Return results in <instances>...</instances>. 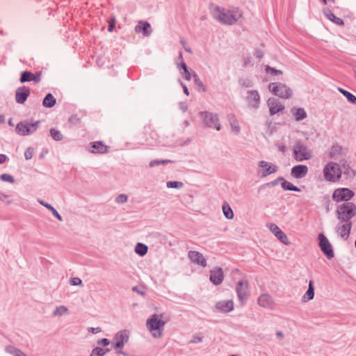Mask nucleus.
Returning a JSON list of instances; mask_svg holds the SVG:
<instances>
[{
    "label": "nucleus",
    "instance_id": "f257e3e1",
    "mask_svg": "<svg viewBox=\"0 0 356 356\" xmlns=\"http://www.w3.org/2000/svg\"><path fill=\"white\" fill-rule=\"evenodd\" d=\"M170 321L165 314H154L147 320L146 327L154 338H161L163 334L165 325Z\"/></svg>",
    "mask_w": 356,
    "mask_h": 356
},
{
    "label": "nucleus",
    "instance_id": "f03ea898",
    "mask_svg": "<svg viewBox=\"0 0 356 356\" xmlns=\"http://www.w3.org/2000/svg\"><path fill=\"white\" fill-rule=\"evenodd\" d=\"M211 11L213 17L221 22H233L241 18V13L238 10H229L217 6H212Z\"/></svg>",
    "mask_w": 356,
    "mask_h": 356
},
{
    "label": "nucleus",
    "instance_id": "7ed1b4c3",
    "mask_svg": "<svg viewBox=\"0 0 356 356\" xmlns=\"http://www.w3.org/2000/svg\"><path fill=\"white\" fill-rule=\"evenodd\" d=\"M323 173L325 181L334 183L340 179L342 170L339 164L331 161L324 166Z\"/></svg>",
    "mask_w": 356,
    "mask_h": 356
},
{
    "label": "nucleus",
    "instance_id": "20e7f679",
    "mask_svg": "<svg viewBox=\"0 0 356 356\" xmlns=\"http://www.w3.org/2000/svg\"><path fill=\"white\" fill-rule=\"evenodd\" d=\"M337 215L342 222H349L356 214V205L352 202L343 203L337 207Z\"/></svg>",
    "mask_w": 356,
    "mask_h": 356
},
{
    "label": "nucleus",
    "instance_id": "39448f33",
    "mask_svg": "<svg viewBox=\"0 0 356 356\" xmlns=\"http://www.w3.org/2000/svg\"><path fill=\"white\" fill-rule=\"evenodd\" d=\"M293 158L298 161L309 160L313 156L312 151L300 141L295 143L293 147Z\"/></svg>",
    "mask_w": 356,
    "mask_h": 356
},
{
    "label": "nucleus",
    "instance_id": "423d86ee",
    "mask_svg": "<svg viewBox=\"0 0 356 356\" xmlns=\"http://www.w3.org/2000/svg\"><path fill=\"white\" fill-rule=\"evenodd\" d=\"M40 121L30 122L29 120H24L19 122L16 127L15 131L19 136H28L33 134L38 128Z\"/></svg>",
    "mask_w": 356,
    "mask_h": 356
},
{
    "label": "nucleus",
    "instance_id": "0eeeda50",
    "mask_svg": "<svg viewBox=\"0 0 356 356\" xmlns=\"http://www.w3.org/2000/svg\"><path fill=\"white\" fill-rule=\"evenodd\" d=\"M268 89L275 95L283 99H288L292 95L291 88L281 83H271Z\"/></svg>",
    "mask_w": 356,
    "mask_h": 356
},
{
    "label": "nucleus",
    "instance_id": "6e6552de",
    "mask_svg": "<svg viewBox=\"0 0 356 356\" xmlns=\"http://www.w3.org/2000/svg\"><path fill=\"white\" fill-rule=\"evenodd\" d=\"M355 195V193L348 188H339L334 191L332 198L336 202H348Z\"/></svg>",
    "mask_w": 356,
    "mask_h": 356
},
{
    "label": "nucleus",
    "instance_id": "1a4fd4ad",
    "mask_svg": "<svg viewBox=\"0 0 356 356\" xmlns=\"http://www.w3.org/2000/svg\"><path fill=\"white\" fill-rule=\"evenodd\" d=\"M201 116L203 118L204 123L208 127L215 129L220 131L221 129L218 117L216 114L209 112H202Z\"/></svg>",
    "mask_w": 356,
    "mask_h": 356
},
{
    "label": "nucleus",
    "instance_id": "9d476101",
    "mask_svg": "<svg viewBox=\"0 0 356 356\" xmlns=\"http://www.w3.org/2000/svg\"><path fill=\"white\" fill-rule=\"evenodd\" d=\"M236 291L239 301L244 305L249 296L248 282L244 280L238 281L236 284Z\"/></svg>",
    "mask_w": 356,
    "mask_h": 356
},
{
    "label": "nucleus",
    "instance_id": "9b49d317",
    "mask_svg": "<svg viewBox=\"0 0 356 356\" xmlns=\"http://www.w3.org/2000/svg\"><path fill=\"white\" fill-rule=\"evenodd\" d=\"M318 240L320 248L327 258L329 259L333 258L334 252L332 247L326 236L323 234H320L318 235Z\"/></svg>",
    "mask_w": 356,
    "mask_h": 356
},
{
    "label": "nucleus",
    "instance_id": "f8f14e48",
    "mask_svg": "<svg viewBox=\"0 0 356 356\" xmlns=\"http://www.w3.org/2000/svg\"><path fill=\"white\" fill-rule=\"evenodd\" d=\"M129 339V335L126 330H122L118 332L113 339V341L112 343L113 348L116 350H121L126 342H127Z\"/></svg>",
    "mask_w": 356,
    "mask_h": 356
},
{
    "label": "nucleus",
    "instance_id": "ddd939ff",
    "mask_svg": "<svg viewBox=\"0 0 356 356\" xmlns=\"http://www.w3.org/2000/svg\"><path fill=\"white\" fill-rule=\"evenodd\" d=\"M259 167L261 168L259 172L261 177H266L277 171V165L265 161H260Z\"/></svg>",
    "mask_w": 356,
    "mask_h": 356
},
{
    "label": "nucleus",
    "instance_id": "4468645a",
    "mask_svg": "<svg viewBox=\"0 0 356 356\" xmlns=\"http://www.w3.org/2000/svg\"><path fill=\"white\" fill-rule=\"evenodd\" d=\"M188 256L189 259L193 263H195L202 267H205L207 266V260L203 254L200 252L191 250L188 252Z\"/></svg>",
    "mask_w": 356,
    "mask_h": 356
},
{
    "label": "nucleus",
    "instance_id": "2eb2a0df",
    "mask_svg": "<svg viewBox=\"0 0 356 356\" xmlns=\"http://www.w3.org/2000/svg\"><path fill=\"white\" fill-rule=\"evenodd\" d=\"M30 95V89L26 86H22L15 92V100L18 104H23Z\"/></svg>",
    "mask_w": 356,
    "mask_h": 356
},
{
    "label": "nucleus",
    "instance_id": "dca6fc26",
    "mask_svg": "<svg viewBox=\"0 0 356 356\" xmlns=\"http://www.w3.org/2000/svg\"><path fill=\"white\" fill-rule=\"evenodd\" d=\"M267 104L269 107V111L271 115L282 111L284 108V106L281 104V102L278 99L273 97L269 98L268 99Z\"/></svg>",
    "mask_w": 356,
    "mask_h": 356
},
{
    "label": "nucleus",
    "instance_id": "f3484780",
    "mask_svg": "<svg viewBox=\"0 0 356 356\" xmlns=\"http://www.w3.org/2000/svg\"><path fill=\"white\" fill-rule=\"evenodd\" d=\"M88 150L93 154H105L108 150V147L102 141H96L90 143Z\"/></svg>",
    "mask_w": 356,
    "mask_h": 356
},
{
    "label": "nucleus",
    "instance_id": "a211bd4d",
    "mask_svg": "<svg viewBox=\"0 0 356 356\" xmlns=\"http://www.w3.org/2000/svg\"><path fill=\"white\" fill-rule=\"evenodd\" d=\"M308 173V168L305 165H297L292 168L291 175L296 179L305 177Z\"/></svg>",
    "mask_w": 356,
    "mask_h": 356
},
{
    "label": "nucleus",
    "instance_id": "6ab92c4d",
    "mask_svg": "<svg viewBox=\"0 0 356 356\" xmlns=\"http://www.w3.org/2000/svg\"><path fill=\"white\" fill-rule=\"evenodd\" d=\"M210 281L215 285L220 284L224 279L223 271L221 268L211 270L210 272Z\"/></svg>",
    "mask_w": 356,
    "mask_h": 356
},
{
    "label": "nucleus",
    "instance_id": "aec40b11",
    "mask_svg": "<svg viewBox=\"0 0 356 356\" xmlns=\"http://www.w3.org/2000/svg\"><path fill=\"white\" fill-rule=\"evenodd\" d=\"M258 304L259 306L268 308V309H273L275 306L274 301L271 296L268 294H261L258 298Z\"/></svg>",
    "mask_w": 356,
    "mask_h": 356
},
{
    "label": "nucleus",
    "instance_id": "412c9836",
    "mask_svg": "<svg viewBox=\"0 0 356 356\" xmlns=\"http://www.w3.org/2000/svg\"><path fill=\"white\" fill-rule=\"evenodd\" d=\"M248 105L254 108L259 107L260 96L257 90L249 91L247 96Z\"/></svg>",
    "mask_w": 356,
    "mask_h": 356
},
{
    "label": "nucleus",
    "instance_id": "4be33fe9",
    "mask_svg": "<svg viewBox=\"0 0 356 356\" xmlns=\"http://www.w3.org/2000/svg\"><path fill=\"white\" fill-rule=\"evenodd\" d=\"M352 224L350 222H345L344 224L339 225L337 228L338 234L344 240L348 238L350 233Z\"/></svg>",
    "mask_w": 356,
    "mask_h": 356
},
{
    "label": "nucleus",
    "instance_id": "5701e85b",
    "mask_svg": "<svg viewBox=\"0 0 356 356\" xmlns=\"http://www.w3.org/2000/svg\"><path fill=\"white\" fill-rule=\"evenodd\" d=\"M216 308L223 313H228L234 309L232 300H221L216 304Z\"/></svg>",
    "mask_w": 356,
    "mask_h": 356
},
{
    "label": "nucleus",
    "instance_id": "b1692460",
    "mask_svg": "<svg viewBox=\"0 0 356 356\" xmlns=\"http://www.w3.org/2000/svg\"><path fill=\"white\" fill-rule=\"evenodd\" d=\"M329 156L330 159L341 160L345 156V153L341 146L336 145H332L330 148Z\"/></svg>",
    "mask_w": 356,
    "mask_h": 356
},
{
    "label": "nucleus",
    "instance_id": "393cba45",
    "mask_svg": "<svg viewBox=\"0 0 356 356\" xmlns=\"http://www.w3.org/2000/svg\"><path fill=\"white\" fill-rule=\"evenodd\" d=\"M228 120L229 122L230 126L232 127V130L235 132L236 134L239 133L240 131V127L238 122V120H236V117L233 114H229L227 116Z\"/></svg>",
    "mask_w": 356,
    "mask_h": 356
},
{
    "label": "nucleus",
    "instance_id": "a878e982",
    "mask_svg": "<svg viewBox=\"0 0 356 356\" xmlns=\"http://www.w3.org/2000/svg\"><path fill=\"white\" fill-rule=\"evenodd\" d=\"M291 113L297 121L302 120L307 117V113L302 108H292Z\"/></svg>",
    "mask_w": 356,
    "mask_h": 356
},
{
    "label": "nucleus",
    "instance_id": "bb28decb",
    "mask_svg": "<svg viewBox=\"0 0 356 356\" xmlns=\"http://www.w3.org/2000/svg\"><path fill=\"white\" fill-rule=\"evenodd\" d=\"M56 102L54 97L51 94L49 93L45 96L42 104L44 107L51 108L56 104Z\"/></svg>",
    "mask_w": 356,
    "mask_h": 356
},
{
    "label": "nucleus",
    "instance_id": "cd10ccee",
    "mask_svg": "<svg viewBox=\"0 0 356 356\" xmlns=\"http://www.w3.org/2000/svg\"><path fill=\"white\" fill-rule=\"evenodd\" d=\"M150 24H139L135 28L136 32L143 31L144 35H147L149 33Z\"/></svg>",
    "mask_w": 356,
    "mask_h": 356
},
{
    "label": "nucleus",
    "instance_id": "c85d7f7f",
    "mask_svg": "<svg viewBox=\"0 0 356 356\" xmlns=\"http://www.w3.org/2000/svg\"><path fill=\"white\" fill-rule=\"evenodd\" d=\"M314 296V286H313V282L310 281L309 283L308 290L303 296V299L305 301H308V300L313 299Z\"/></svg>",
    "mask_w": 356,
    "mask_h": 356
},
{
    "label": "nucleus",
    "instance_id": "c756f323",
    "mask_svg": "<svg viewBox=\"0 0 356 356\" xmlns=\"http://www.w3.org/2000/svg\"><path fill=\"white\" fill-rule=\"evenodd\" d=\"M39 202L48 209L50 211H51L52 214L60 221H62L63 218L58 213V211L49 204L46 203L43 201H39Z\"/></svg>",
    "mask_w": 356,
    "mask_h": 356
},
{
    "label": "nucleus",
    "instance_id": "7c9ffc66",
    "mask_svg": "<svg viewBox=\"0 0 356 356\" xmlns=\"http://www.w3.org/2000/svg\"><path fill=\"white\" fill-rule=\"evenodd\" d=\"M35 79V74L30 72H28V71H25V72H23L21 74V77H20V81L22 83H24V82H27V81H32V79Z\"/></svg>",
    "mask_w": 356,
    "mask_h": 356
},
{
    "label": "nucleus",
    "instance_id": "2f4dec72",
    "mask_svg": "<svg viewBox=\"0 0 356 356\" xmlns=\"http://www.w3.org/2000/svg\"><path fill=\"white\" fill-rule=\"evenodd\" d=\"M135 252L140 256H144L147 252V247L140 243H138L135 248Z\"/></svg>",
    "mask_w": 356,
    "mask_h": 356
},
{
    "label": "nucleus",
    "instance_id": "473e14b6",
    "mask_svg": "<svg viewBox=\"0 0 356 356\" xmlns=\"http://www.w3.org/2000/svg\"><path fill=\"white\" fill-rule=\"evenodd\" d=\"M339 91L341 94H343L350 102L356 104V97L355 96H354L353 94H351L348 91H347L344 89L340 88H339Z\"/></svg>",
    "mask_w": 356,
    "mask_h": 356
},
{
    "label": "nucleus",
    "instance_id": "72a5a7b5",
    "mask_svg": "<svg viewBox=\"0 0 356 356\" xmlns=\"http://www.w3.org/2000/svg\"><path fill=\"white\" fill-rule=\"evenodd\" d=\"M222 211L225 216L227 219H232L234 218V213L231 207L227 204H224L222 206Z\"/></svg>",
    "mask_w": 356,
    "mask_h": 356
},
{
    "label": "nucleus",
    "instance_id": "f704fd0d",
    "mask_svg": "<svg viewBox=\"0 0 356 356\" xmlns=\"http://www.w3.org/2000/svg\"><path fill=\"white\" fill-rule=\"evenodd\" d=\"M277 239L285 245H289V241L287 236L280 229L279 232L275 235Z\"/></svg>",
    "mask_w": 356,
    "mask_h": 356
},
{
    "label": "nucleus",
    "instance_id": "c9c22d12",
    "mask_svg": "<svg viewBox=\"0 0 356 356\" xmlns=\"http://www.w3.org/2000/svg\"><path fill=\"white\" fill-rule=\"evenodd\" d=\"M282 186L284 190L287 191H300V189L298 188L297 186H293L291 182H289L287 181H284L282 183Z\"/></svg>",
    "mask_w": 356,
    "mask_h": 356
},
{
    "label": "nucleus",
    "instance_id": "e433bc0d",
    "mask_svg": "<svg viewBox=\"0 0 356 356\" xmlns=\"http://www.w3.org/2000/svg\"><path fill=\"white\" fill-rule=\"evenodd\" d=\"M50 134H51V137L55 140L60 141L63 139L62 134L58 130H57L56 129H54V128L51 129Z\"/></svg>",
    "mask_w": 356,
    "mask_h": 356
},
{
    "label": "nucleus",
    "instance_id": "4c0bfd02",
    "mask_svg": "<svg viewBox=\"0 0 356 356\" xmlns=\"http://www.w3.org/2000/svg\"><path fill=\"white\" fill-rule=\"evenodd\" d=\"M108 350V349L104 350L102 348L97 347L92 350L90 356H103Z\"/></svg>",
    "mask_w": 356,
    "mask_h": 356
},
{
    "label": "nucleus",
    "instance_id": "58836bf2",
    "mask_svg": "<svg viewBox=\"0 0 356 356\" xmlns=\"http://www.w3.org/2000/svg\"><path fill=\"white\" fill-rule=\"evenodd\" d=\"M341 169L342 170V172L343 171V173L346 174L348 177H353L355 175L354 170H352L348 165L345 163L342 165V168Z\"/></svg>",
    "mask_w": 356,
    "mask_h": 356
},
{
    "label": "nucleus",
    "instance_id": "ea45409f",
    "mask_svg": "<svg viewBox=\"0 0 356 356\" xmlns=\"http://www.w3.org/2000/svg\"><path fill=\"white\" fill-rule=\"evenodd\" d=\"M67 313V309L65 306L58 307L54 312V316H61Z\"/></svg>",
    "mask_w": 356,
    "mask_h": 356
},
{
    "label": "nucleus",
    "instance_id": "a19ab883",
    "mask_svg": "<svg viewBox=\"0 0 356 356\" xmlns=\"http://www.w3.org/2000/svg\"><path fill=\"white\" fill-rule=\"evenodd\" d=\"M170 162H172L170 160H153L150 161L149 165L152 168L160 164H166Z\"/></svg>",
    "mask_w": 356,
    "mask_h": 356
},
{
    "label": "nucleus",
    "instance_id": "79ce46f5",
    "mask_svg": "<svg viewBox=\"0 0 356 356\" xmlns=\"http://www.w3.org/2000/svg\"><path fill=\"white\" fill-rule=\"evenodd\" d=\"M183 183L180 181H170L167 182V186L168 188H180L183 186Z\"/></svg>",
    "mask_w": 356,
    "mask_h": 356
},
{
    "label": "nucleus",
    "instance_id": "37998d69",
    "mask_svg": "<svg viewBox=\"0 0 356 356\" xmlns=\"http://www.w3.org/2000/svg\"><path fill=\"white\" fill-rule=\"evenodd\" d=\"M266 71L267 73H270L271 74L273 75H278L282 74V71L273 68L268 65L266 66Z\"/></svg>",
    "mask_w": 356,
    "mask_h": 356
},
{
    "label": "nucleus",
    "instance_id": "c03bdc74",
    "mask_svg": "<svg viewBox=\"0 0 356 356\" xmlns=\"http://www.w3.org/2000/svg\"><path fill=\"white\" fill-rule=\"evenodd\" d=\"M326 16H327V19L332 21V22H343V21L341 19H339V18H337L332 13H331L330 11H329L327 13L325 14Z\"/></svg>",
    "mask_w": 356,
    "mask_h": 356
},
{
    "label": "nucleus",
    "instance_id": "a18cd8bd",
    "mask_svg": "<svg viewBox=\"0 0 356 356\" xmlns=\"http://www.w3.org/2000/svg\"><path fill=\"white\" fill-rule=\"evenodd\" d=\"M0 178L2 181H8V182H10V183H13L14 182V179L13 177L8 175V174H2L1 176H0Z\"/></svg>",
    "mask_w": 356,
    "mask_h": 356
},
{
    "label": "nucleus",
    "instance_id": "49530a36",
    "mask_svg": "<svg viewBox=\"0 0 356 356\" xmlns=\"http://www.w3.org/2000/svg\"><path fill=\"white\" fill-rule=\"evenodd\" d=\"M268 227L271 232L274 234V235H275L279 232V230H280L279 227L274 223L269 224Z\"/></svg>",
    "mask_w": 356,
    "mask_h": 356
},
{
    "label": "nucleus",
    "instance_id": "de8ad7c7",
    "mask_svg": "<svg viewBox=\"0 0 356 356\" xmlns=\"http://www.w3.org/2000/svg\"><path fill=\"white\" fill-rule=\"evenodd\" d=\"M127 196L124 194L119 195L118 196H117V197L115 199V201L120 204L124 203L127 202Z\"/></svg>",
    "mask_w": 356,
    "mask_h": 356
},
{
    "label": "nucleus",
    "instance_id": "09e8293b",
    "mask_svg": "<svg viewBox=\"0 0 356 356\" xmlns=\"http://www.w3.org/2000/svg\"><path fill=\"white\" fill-rule=\"evenodd\" d=\"M33 149L31 147H29L24 153V156L26 159L29 160L33 157Z\"/></svg>",
    "mask_w": 356,
    "mask_h": 356
},
{
    "label": "nucleus",
    "instance_id": "8fccbe9b",
    "mask_svg": "<svg viewBox=\"0 0 356 356\" xmlns=\"http://www.w3.org/2000/svg\"><path fill=\"white\" fill-rule=\"evenodd\" d=\"M70 283L72 285H74V286L81 285L82 281L79 277H73L71 279Z\"/></svg>",
    "mask_w": 356,
    "mask_h": 356
},
{
    "label": "nucleus",
    "instance_id": "3c124183",
    "mask_svg": "<svg viewBox=\"0 0 356 356\" xmlns=\"http://www.w3.org/2000/svg\"><path fill=\"white\" fill-rule=\"evenodd\" d=\"M248 65H252L250 56H247L243 58V66L247 67Z\"/></svg>",
    "mask_w": 356,
    "mask_h": 356
},
{
    "label": "nucleus",
    "instance_id": "603ef678",
    "mask_svg": "<svg viewBox=\"0 0 356 356\" xmlns=\"http://www.w3.org/2000/svg\"><path fill=\"white\" fill-rule=\"evenodd\" d=\"M97 343L100 346H107L108 345H109L110 341L107 339H102L97 341Z\"/></svg>",
    "mask_w": 356,
    "mask_h": 356
},
{
    "label": "nucleus",
    "instance_id": "864d4df0",
    "mask_svg": "<svg viewBox=\"0 0 356 356\" xmlns=\"http://www.w3.org/2000/svg\"><path fill=\"white\" fill-rule=\"evenodd\" d=\"M254 56L257 58L261 59L263 57V56H264L263 51L261 50L257 49L254 51Z\"/></svg>",
    "mask_w": 356,
    "mask_h": 356
},
{
    "label": "nucleus",
    "instance_id": "5fc2aeb1",
    "mask_svg": "<svg viewBox=\"0 0 356 356\" xmlns=\"http://www.w3.org/2000/svg\"><path fill=\"white\" fill-rule=\"evenodd\" d=\"M88 331L93 333V334H96V333H98V332H101V328L100 327H90L88 328Z\"/></svg>",
    "mask_w": 356,
    "mask_h": 356
},
{
    "label": "nucleus",
    "instance_id": "6e6d98bb",
    "mask_svg": "<svg viewBox=\"0 0 356 356\" xmlns=\"http://www.w3.org/2000/svg\"><path fill=\"white\" fill-rule=\"evenodd\" d=\"M13 353L15 354V356H26L22 351L17 349H15Z\"/></svg>",
    "mask_w": 356,
    "mask_h": 356
},
{
    "label": "nucleus",
    "instance_id": "4d7b16f0",
    "mask_svg": "<svg viewBox=\"0 0 356 356\" xmlns=\"http://www.w3.org/2000/svg\"><path fill=\"white\" fill-rule=\"evenodd\" d=\"M184 76H185V79L188 81H189L191 79V74H190L188 70H187V71H184Z\"/></svg>",
    "mask_w": 356,
    "mask_h": 356
},
{
    "label": "nucleus",
    "instance_id": "13d9d810",
    "mask_svg": "<svg viewBox=\"0 0 356 356\" xmlns=\"http://www.w3.org/2000/svg\"><path fill=\"white\" fill-rule=\"evenodd\" d=\"M40 80V74L38 73L37 74H35V79H32V81H35V83H38Z\"/></svg>",
    "mask_w": 356,
    "mask_h": 356
},
{
    "label": "nucleus",
    "instance_id": "bf43d9fd",
    "mask_svg": "<svg viewBox=\"0 0 356 356\" xmlns=\"http://www.w3.org/2000/svg\"><path fill=\"white\" fill-rule=\"evenodd\" d=\"M115 24H109L108 27V31L109 32L113 31V29L115 28Z\"/></svg>",
    "mask_w": 356,
    "mask_h": 356
},
{
    "label": "nucleus",
    "instance_id": "052dcab7",
    "mask_svg": "<svg viewBox=\"0 0 356 356\" xmlns=\"http://www.w3.org/2000/svg\"><path fill=\"white\" fill-rule=\"evenodd\" d=\"M202 337H194V339L193 340V343H197V342H200L202 341Z\"/></svg>",
    "mask_w": 356,
    "mask_h": 356
},
{
    "label": "nucleus",
    "instance_id": "680f3d73",
    "mask_svg": "<svg viewBox=\"0 0 356 356\" xmlns=\"http://www.w3.org/2000/svg\"><path fill=\"white\" fill-rule=\"evenodd\" d=\"M181 44L186 51L190 53L191 52V49L186 46V42L184 41H181Z\"/></svg>",
    "mask_w": 356,
    "mask_h": 356
},
{
    "label": "nucleus",
    "instance_id": "e2e57ef3",
    "mask_svg": "<svg viewBox=\"0 0 356 356\" xmlns=\"http://www.w3.org/2000/svg\"><path fill=\"white\" fill-rule=\"evenodd\" d=\"M6 156L4 154H0V163L5 162Z\"/></svg>",
    "mask_w": 356,
    "mask_h": 356
},
{
    "label": "nucleus",
    "instance_id": "0e129e2a",
    "mask_svg": "<svg viewBox=\"0 0 356 356\" xmlns=\"http://www.w3.org/2000/svg\"><path fill=\"white\" fill-rule=\"evenodd\" d=\"M181 68L184 70V71H187L188 67H187L186 64L184 62H183V61L181 62Z\"/></svg>",
    "mask_w": 356,
    "mask_h": 356
},
{
    "label": "nucleus",
    "instance_id": "69168bd1",
    "mask_svg": "<svg viewBox=\"0 0 356 356\" xmlns=\"http://www.w3.org/2000/svg\"><path fill=\"white\" fill-rule=\"evenodd\" d=\"M194 78H195V81L196 82H197V81L199 82V85H200V86H203L202 83L201 81H200V80H199V79H198V76H197L196 74H195V75H194Z\"/></svg>",
    "mask_w": 356,
    "mask_h": 356
},
{
    "label": "nucleus",
    "instance_id": "338daca9",
    "mask_svg": "<svg viewBox=\"0 0 356 356\" xmlns=\"http://www.w3.org/2000/svg\"><path fill=\"white\" fill-rule=\"evenodd\" d=\"M184 88V93L186 95H188L189 92H188V90L187 88V87L186 86H183Z\"/></svg>",
    "mask_w": 356,
    "mask_h": 356
},
{
    "label": "nucleus",
    "instance_id": "774afa93",
    "mask_svg": "<svg viewBox=\"0 0 356 356\" xmlns=\"http://www.w3.org/2000/svg\"><path fill=\"white\" fill-rule=\"evenodd\" d=\"M5 121L4 117L0 115V124L3 123Z\"/></svg>",
    "mask_w": 356,
    "mask_h": 356
}]
</instances>
